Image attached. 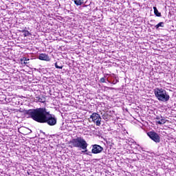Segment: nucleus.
I'll list each match as a JSON object with an SVG mask.
<instances>
[{"mask_svg":"<svg viewBox=\"0 0 176 176\" xmlns=\"http://www.w3.org/2000/svg\"><path fill=\"white\" fill-rule=\"evenodd\" d=\"M25 118H31L38 123H47L49 126L57 124V118L55 115L50 114L47 111H28L25 113Z\"/></svg>","mask_w":176,"mask_h":176,"instance_id":"1","label":"nucleus"},{"mask_svg":"<svg viewBox=\"0 0 176 176\" xmlns=\"http://www.w3.org/2000/svg\"><path fill=\"white\" fill-rule=\"evenodd\" d=\"M154 94L159 101L167 102L170 100V95L164 89L157 88L154 89Z\"/></svg>","mask_w":176,"mask_h":176,"instance_id":"2","label":"nucleus"},{"mask_svg":"<svg viewBox=\"0 0 176 176\" xmlns=\"http://www.w3.org/2000/svg\"><path fill=\"white\" fill-rule=\"evenodd\" d=\"M72 144L76 148H81V149H83V151H85V152H87V142L83 138L78 137L76 139H73L72 141Z\"/></svg>","mask_w":176,"mask_h":176,"instance_id":"3","label":"nucleus"},{"mask_svg":"<svg viewBox=\"0 0 176 176\" xmlns=\"http://www.w3.org/2000/svg\"><path fill=\"white\" fill-rule=\"evenodd\" d=\"M100 82H101L102 83H105V78H100Z\"/></svg>","mask_w":176,"mask_h":176,"instance_id":"18","label":"nucleus"},{"mask_svg":"<svg viewBox=\"0 0 176 176\" xmlns=\"http://www.w3.org/2000/svg\"><path fill=\"white\" fill-rule=\"evenodd\" d=\"M163 22L159 23L157 25H155V28L157 30L160 27H163Z\"/></svg>","mask_w":176,"mask_h":176,"instance_id":"14","label":"nucleus"},{"mask_svg":"<svg viewBox=\"0 0 176 176\" xmlns=\"http://www.w3.org/2000/svg\"><path fill=\"white\" fill-rule=\"evenodd\" d=\"M55 67L57 68L58 69H63V66H58V65H57V63H56Z\"/></svg>","mask_w":176,"mask_h":176,"instance_id":"15","label":"nucleus"},{"mask_svg":"<svg viewBox=\"0 0 176 176\" xmlns=\"http://www.w3.org/2000/svg\"><path fill=\"white\" fill-rule=\"evenodd\" d=\"M148 135L154 142H160V136L156 132L150 131L148 133Z\"/></svg>","mask_w":176,"mask_h":176,"instance_id":"4","label":"nucleus"},{"mask_svg":"<svg viewBox=\"0 0 176 176\" xmlns=\"http://www.w3.org/2000/svg\"><path fill=\"white\" fill-rule=\"evenodd\" d=\"M107 112H108V111H104L103 113H102L103 119H104L106 120H107L110 118V116L107 114Z\"/></svg>","mask_w":176,"mask_h":176,"instance_id":"11","label":"nucleus"},{"mask_svg":"<svg viewBox=\"0 0 176 176\" xmlns=\"http://www.w3.org/2000/svg\"><path fill=\"white\" fill-rule=\"evenodd\" d=\"M21 64H22V65L23 64L24 65H26V64H27L26 60H24V61H23V62H21Z\"/></svg>","mask_w":176,"mask_h":176,"instance_id":"19","label":"nucleus"},{"mask_svg":"<svg viewBox=\"0 0 176 176\" xmlns=\"http://www.w3.org/2000/svg\"><path fill=\"white\" fill-rule=\"evenodd\" d=\"M21 32L23 33V36H30V35H31L28 30H23L21 31Z\"/></svg>","mask_w":176,"mask_h":176,"instance_id":"13","label":"nucleus"},{"mask_svg":"<svg viewBox=\"0 0 176 176\" xmlns=\"http://www.w3.org/2000/svg\"><path fill=\"white\" fill-rule=\"evenodd\" d=\"M82 152H87L86 155H88L89 156H91V152H90V151L87 152V151H82Z\"/></svg>","mask_w":176,"mask_h":176,"instance_id":"17","label":"nucleus"},{"mask_svg":"<svg viewBox=\"0 0 176 176\" xmlns=\"http://www.w3.org/2000/svg\"><path fill=\"white\" fill-rule=\"evenodd\" d=\"M38 60H41L42 61H50V57L46 54H40Z\"/></svg>","mask_w":176,"mask_h":176,"instance_id":"7","label":"nucleus"},{"mask_svg":"<svg viewBox=\"0 0 176 176\" xmlns=\"http://www.w3.org/2000/svg\"><path fill=\"white\" fill-rule=\"evenodd\" d=\"M60 115L63 119H67L71 118V113H68L67 111H63V112H60Z\"/></svg>","mask_w":176,"mask_h":176,"instance_id":"8","label":"nucleus"},{"mask_svg":"<svg viewBox=\"0 0 176 176\" xmlns=\"http://www.w3.org/2000/svg\"><path fill=\"white\" fill-rule=\"evenodd\" d=\"M103 150L104 148L98 144H94L92 146L91 153L94 154L101 153Z\"/></svg>","mask_w":176,"mask_h":176,"instance_id":"6","label":"nucleus"},{"mask_svg":"<svg viewBox=\"0 0 176 176\" xmlns=\"http://www.w3.org/2000/svg\"><path fill=\"white\" fill-rule=\"evenodd\" d=\"M74 3L77 6H80L83 3V0H74Z\"/></svg>","mask_w":176,"mask_h":176,"instance_id":"12","label":"nucleus"},{"mask_svg":"<svg viewBox=\"0 0 176 176\" xmlns=\"http://www.w3.org/2000/svg\"><path fill=\"white\" fill-rule=\"evenodd\" d=\"M23 61H30V59H27V58L23 57V58H21V62L23 63Z\"/></svg>","mask_w":176,"mask_h":176,"instance_id":"16","label":"nucleus"},{"mask_svg":"<svg viewBox=\"0 0 176 176\" xmlns=\"http://www.w3.org/2000/svg\"><path fill=\"white\" fill-rule=\"evenodd\" d=\"M156 119H157V123H158V124H164V123H166V120L163 119L162 117L161 119L159 117H157Z\"/></svg>","mask_w":176,"mask_h":176,"instance_id":"9","label":"nucleus"},{"mask_svg":"<svg viewBox=\"0 0 176 176\" xmlns=\"http://www.w3.org/2000/svg\"><path fill=\"white\" fill-rule=\"evenodd\" d=\"M90 118L92 119L93 122L96 123V126H100L101 124V117L100 116V114L94 113Z\"/></svg>","mask_w":176,"mask_h":176,"instance_id":"5","label":"nucleus"},{"mask_svg":"<svg viewBox=\"0 0 176 176\" xmlns=\"http://www.w3.org/2000/svg\"><path fill=\"white\" fill-rule=\"evenodd\" d=\"M154 9V14L157 16V17L162 16V13L159 12V10H157V8L156 7H153Z\"/></svg>","mask_w":176,"mask_h":176,"instance_id":"10","label":"nucleus"}]
</instances>
